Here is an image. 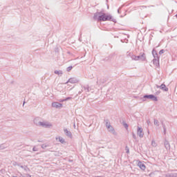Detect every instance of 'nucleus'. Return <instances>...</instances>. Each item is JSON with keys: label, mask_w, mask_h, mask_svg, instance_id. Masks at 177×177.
<instances>
[{"label": "nucleus", "mask_w": 177, "mask_h": 177, "mask_svg": "<svg viewBox=\"0 0 177 177\" xmlns=\"http://www.w3.org/2000/svg\"><path fill=\"white\" fill-rule=\"evenodd\" d=\"M162 129H163V133H164V135H165L167 133V127L164 124H162Z\"/></svg>", "instance_id": "a211bd4d"}, {"label": "nucleus", "mask_w": 177, "mask_h": 177, "mask_svg": "<svg viewBox=\"0 0 177 177\" xmlns=\"http://www.w3.org/2000/svg\"><path fill=\"white\" fill-rule=\"evenodd\" d=\"M148 133H150V131H148Z\"/></svg>", "instance_id": "f704fd0d"}, {"label": "nucleus", "mask_w": 177, "mask_h": 177, "mask_svg": "<svg viewBox=\"0 0 177 177\" xmlns=\"http://www.w3.org/2000/svg\"><path fill=\"white\" fill-rule=\"evenodd\" d=\"M132 60H142V62H145L146 60V55L145 53H141L140 55H131Z\"/></svg>", "instance_id": "f03ea898"}, {"label": "nucleus", "mask_w": 177, "mask_h": 177, "mask_svg": "<svg viewBox=\"0 0 177 177\" xmlns=\"http://www.w3.org/2000/svg\"><path fill=\"white\" fill-rule=\"evenodd\" d=\"M56 140H58V142H60V143H64V138H63V137H60V136H59V137H56Z\"/></svg>", "instance_id": "2eb2a0df"}, {"label": "nucleus", "mask_w": 177, "mask_h": 177, "mask_svg": "<svg viewBox=\"0 0 177 177\" xmlns=\"http://www.w3.org/2000/svg\"><path fill=\"white\" fill-rule=\"evenodd\" d=\"M153 64L156 65V67L160 66V59L159 58H153Z\"/></svg>", "instance_id": "9d476101"}, {"label": "nucleus", "mask_w": 177, "mask_h": 177, "mask_svg": "<svg viewBox=\"0 0 177 177\" xmlns=\"http://www.w3.org/2000/svg\"><path fill=\"white\" fill-rule=\"evenodd\" d=\"M46 147H49V145L48 144L41 145V149H46Z\"/></svg>", "instance_id": "412c9836"}, {"label": "nucleus", "mask_w": 177, "mask_h": 177, "mask_svg": "<svg viewBox=\"0 0 177 177\" xmlns=\"http://www.w3.org/2000/svg\"><path fill=\"white\" fill-rule=\"evenodd\" d=\"M93 19L97 21H113V23H115V19L111 15L106 14L103 12L95 13Z\"/></svg>", "instance_id": "f257e3e1"}, {"label": "nucleus", "mask_w": 177, "mask_h": 177, "mask_svg": "<svg viewBox=\"0 0 177 177\" xmlns=\"http://www.w3.org/2000/svg\"><path fill=\"white\" fill-rule=\"evenodd\" d=\"M59 102H60V103H62L63 102H66V100H64V99H61V100H59Z\"/></svg>", "instance_id": "c85d7f7f"}, {"label": "nucleus", "mask_w": 177, "mask_h": 177, "mask_svg": "<svg viewBox=\"0 0 177 177\" xmlns=\"http://www.w3.org/2000/svg\"><path fill=\"white\" fill-rule=\"evenodd\" d=\"M160 89H162V91H165V92H168V88L164 84L160 86Z\"/></svg>", "instance_id": "ddd939ff"}, {"label": "nucleus", "mask_w": 177, "mask_h": 177, "mask_svg": "<svg viewBox=\"0 0 177 177\" xmlns=\"http://www.w3.org/2000/svg\"><path fill=\"white\" fill-rule=\"evenodd\" d=\"M164 53V50H160L159 52V55H162Z\"/></svg>", "instance_id": "cd10ccee"}, {"label": "nucleus", "mask_w": 177, "mask_h": 177, "mask_svg": "<svg viewBox=\"0 0 177 177\" xmlns=\"http://www.w3.org/2000/svg\"><path fill=\"white\" fill-rule=\"evenodd\" d=\"M68 82H70V84H78V82H80V80H78V79L75 77H72L70 78L65 84H68Z\"/></svg>", "instance_id": "423d86ee"}, {"label": "nucleus", "mask_w": 177, "mask_h": 177, "mask_svg": "<svg viewBox=\"0 0 177 177\" xmlns=\"http://www.w3.org/2000/svg\"><path fill=\"white\" fill-rule=\"evenodd\" d=\"M62 85H63V84H60L59 86H62Z\"/></svg>", "instance_id": "e433bc0d"}, {"label": "nucleus", "mask_w": 177, "mask_h": 177, "mask_svg": "<svg viewBox=\"0 0 177 177\" xmlns=\"http://www.w3.org/2000/svg\"><path fill=\"white\" fill-rule=\"evenodd\" d=\"M95 177H102V176H95Z\"/></svg>", "instance_id": "58836bf2"}, {"label": "nucleus", "mask_w": 177, "mask_h": 177, "mask_svg": "<svg viewBox=\"0 0 177 177\" xmlns=\"http://www.w3.org/2000/svg\"><path fill=\"white\" fill-rule=\"evenodd\" d=\"M64 132L65 135L68 138H73V134L71 133V131H68L67 129H64Z\"/></svg>", "instance_id": "6e6552de"}, {"label": "nucleus", "mask_w": 177, "mask_h": 177, "mask_svg": "<svg viewBox=\"0 0 177 177\" xmlns=\"http://www.w3.org/2000/svg\"><path fill=\"white\" fill-rule=\"evenodd\" d=\"M152 55L153 56V59H158V54H157V51H156V50H152Z\"/></svg>", "instance_id": "dca6fc26"}, {"label": "nucleus", "mask_w": 177, "mask_h": 177, "mask_svg": "<svg viewBox=\"0 0 177 177\" xmlns=\"http://www.w3.org/2000/svg\"><path fill=\"white\" fill-rule=\"evenodd\" d=\"M71 70H73V66H68L67 68V71H71Z\"/></svg>", "instance_id": "393cba45"}, {"label": "nucleus", "mask_w": 177, "mask_h": 177, "mask_svg": "<svg viewBox=\"0 0 177 177\" xmlns=\"http://www.w3.org/2000/svg\"><path fill=\"white\" fill-rule=\"evenodd\" d=\"M84 89H85L86 91H87V92H89V91H90V88L88 87V86H85V87H84Z\"/></svg>", "instance_id": "b1692460"}, {"label": "nucleus", "mask_w": 177, "mask_h": 177, "mask_svg": "<svg viewBox=\"0 0 177 177\" xmlns=\"http://www.w3.org/2000/svg\"><path fill=\"white\" fill-rule=\"evenodd\" d=\"M156 88H160V86H158V85H157V84L156 85Z\"/></svg>", "instance_id": "7c9ffc66"}, {"label": "nucleus", "mask_w": 177, "mask_h": 177, "mask_svg": "<svg viewBox=\"0 0 177 177\" xmlns=\"http://www.w3.org/2000/svg\"><path fill=\"white\" fill-rule=\"evenodd\" d=\"M133 139H136V134L135 133H132Z\"/></svg>", "instance_id": "bb28decb"}, {"label": "nucleus", "mask_w": 177, "mask_h": 177, "mask_svg": "<svg viewBox=\"0 0 177 177\" xmlns=\"http://www.w3.org/2000/svg\"><path fill=\"white\" fill-rule=\"evenodd\" d=\"M105 122V127L106 128H109V127H111V124H110V121H109V120H104Z\"/></svg>", "instance_id": "f3484780"}, {"label": "nucleus", "mask_w": 177, "mask_h": 177, "mask_svg": "<svg viewBox=\"0 0 177 177\" xmlns=\"http://www.w3.org/2000/svg\"><path fill=\"white\" fill-rule=\"evenodd\" d=\"M52 106L55 109H62L63 107V104L60 102H53Z\"/></svg>", "instance_id": "0eeeda50"}, {"label": "nucleus", "mask_w": 177, "mask_h": 177, "mask_svg": "<svg viewBox=\"0 0 177 177\" xmlns=\"http://www.w3.org/2000/svg\"><path fill=\"white\" fill-rule=\"evenodd\" d=\"M118 13H120V10H118Z\"/></svg>", "instance_id": "2f4dec72"}, {"label": "nucleus", "mask_w": 177, "mask_h": 177, "mask_svg": "<svg viewBox=\"0 0 177 177\" xmlns=\"http://www.w3.org/2000/svg\"><path fill=\"white\" fill-rule=\"evenodd\" d=\"M74 128H75V124H73Z\"/></svg>", "instance_id": "473e14b6"}, {"label": "nucleus", "mask_w": 177, "mask_h": 177, "mask_svg": "<svg viewBox=\"0 0 177 177\" xmlns=\"http://www.w3.org/2000/svg\"><path fill=\"white\" fill-rule=\"evenodd\" d=\"M151 146H152L153 147H157L158 144L156 142V140H152V141H151Z\"/></svg>", "instance_id": "6ab92c4d"}, {"label": "nucleus", "mask_w": 177, "mask_h": 177, "mask_svg": "<svg viewBox=\"0 0 177 177\" xmlns=\"http://www.w3.org/2000/svg\"><path fill=\"white\" fill-rule=\"evenodd\" d=\"M39 127H43V128H52L53 125L49 122H40Z\"/></svg>", "instance_id": "20e7f679"}, {"label": "nucleus", "mask_w": 177, "mask_h": 177, "mask_svg": "<svg viewBox=\"0 0 177 177\" xmlns=\"http://www.w3.org/2000/svg\"><path fill=\"white\" fill-rule=\"evenodd\" d=\"M28 177H31V176H28Z\"/></svg>", "instance_id": "ea45409f"}, {"label": "nucleus", "mask_w": 177, "mask_h": 177, "mask_svg": "<svg viewBox=\"0 0 177 177\" xmlns=\"http://www.w3.org/2000/svg\"><path fill=\"white\" fill-rule=\"evenodd\" d=\"M137 135L139 136V138H143V136H145V133H143V129H142V127H138Z\"/></svg>", "instance_id": "39448f33"}, {"label": "nucleus", "mask_w": 177, "mask_h": 177, "mask_svg": "<svg viewBox=\"0 0 177 177\" xmlns=\"http://www.w3.org/2000/svg\"><path fill=\"white\" fill-rule=\"evenodd\" d=\"M138 167L142 169V171H145L146 169V165L143 164L142 162H138Z\"/></svg>", "instance_id": "f8f14e48"}, {"label": "nucleus", "mask_w": 177, "mask_h": 177, "mask_svg": "<svg viewBox=\"0 0 177 177\" xmlns=\"http://www.w3.org/2000/svg\"><path fill=\"white\" fill-rule=\"evenodd\" d=\"M157 93V95H158V93H160V92H158V93Z\"/></svg>", "instance_id": "72a5a7b5"}, {"label": "nucleus", "mask_w": 177, "mask_h": 177, "mask_svg": "<svg viewBox=\"0 0 177 177\" xmlns=\"http://www.w3.org/2000/svg\"><path fill=\"white\" fill-rule=\"evenodd\" d=\"M106 129H108L109 132L113 133V135H117V133L115 132V130L114 129V127H113V126L108 127Z\"/></svg>", "instance_id": "1a4fd4ad"}, {"label": "nucleus", "mask_w": 177, "mask_h": 177, "mask_svg": "<svg viewBox=\"0 0 177 177\" xmlns=\"http://www.w3.org/2000/svg\"><path fill=\"white\" fill-rule=\"evenodd\" d=\"M33 151H38V148H37V147H34L32 149Z\"/></svg>", "instance_id": "a878e982"}, {"label": "nucleus", "mask_w": 177, "mask_h": 177, "mask_svg": "<svg viewBox=\"0 0 177 177\" xmlns=\"http://www.w3.org/2000/svg\"><path fill=\"white\" fill-rule=\"evenodd\" d=\"M55 74H57L58 75H60V74H62V71H55Z\"/></svg>", "instance_id": "4be33fe9"}, {"label": "nucleus", "mask_w": 177, "mask_h": 177, "mask_svg": "<svg viewBox=\"0 0 177 177\" xmlns=\"http://www.w3.org/2000/svg\"><path fill=\"white\" fill-rule=\"evenodd\" d=\"M146 99H150L151 100H153V102H157L158 99H157V97L156 95L151 94V95H145L143 96V102H146Z\"/></svg>", "instance_id": "7ed1b4c3"}, {"label": "nucleus", "mask_w": 177, "mask_h": 177, "mask_svg": "<svg viewBox=\"0 0 177 177\" xmlns=\"http://www.w3.org/2000/svg\"><path fill=\"white\" fill-rule=\"evenodd\" d=\"M34 124L37 125V127H39L41 122L39 121V118H35L33 120Z\"/></svg>", "instance_id": "9b49d317"}, {"label": "nucleus", "mask_w": 177, "mask_h": 177, "mask_svg": "<svg viewBox=\"0 0 177 177\" xmlns=\"http://www.w3.org/2000/svg\"><path fill=\"white\" fill-rule=\"evenodd\" d=\"M71 89H73V88H70V91H71Z\"/></svg>", "instance_id": "4c0bfd02"}, {"label": "nucleus", "mask_w": 177, "mask_h": 177, "mask_svg": "<svg viewBox=\"0 0 177 177\" xmlns=\"http://www.w3.org/2000/svg\"><path fill=\"white\" fill-rule=\"evenodd\" d=\"M124 128H126V129H127V128H128V124L124 123Z\"/></svg>", "instance_id": "c756f323"}, {"label": "nucleus", "mask_w": 177, "mask_h": 177, "mask_svg": "<svg viewBox=\"0 0 177 177\" xmlns=\"http://www.w3.org/2000/svg\"><path fill=\"white\" fill-rule=\"evenodd\" d=\"M164 145H165V149H167V150H169L171 149V146L169 145V142L167 140L165 141Z\"/></svg>", "instance_id": "4468645a"}, {"label": "nucleus", "mask_w": 177, "mask_h": 177, "mask_svg": "<svg viewBox=\"0 0 177 177\" xmlns=\"http://www.w3.org/2000/svg\"><path fill=\"white\" fill-rule=\"evenodd\" d=\"M154 125H156V127H160V122L158 120H154L153 122Z\"/></svg>", "instance_id": "aec40b11"}, {"label": "nucleus", "mask_w": 177, "mask_h": 177, "mask_svg": "<svg viewBox=\"0 0 177 177\" xmlns=\"http://www.w3.org/2000/svg\"><path fill=\"white\" fill-rule=\"evenodd\" d=\"M21 168H24V167H23V166H21Z\"/></svg>", "instance_id": "c9c22d12"}, {"label": "nucleus", "mask_w": 177, "mask_h": 177, "mask_svg": "<svg viewBox=\"0 0 177 177\" xmlns=\"http://www.w3.org/2000/svg\"><path fill=\"white\" fill-rule=\"evenodd\" d=\"M73 99V97H68L66 99H64L65 102H67V100H71Z\"/></svg>", "instance_id": "5701e85b"}]
</instances>
